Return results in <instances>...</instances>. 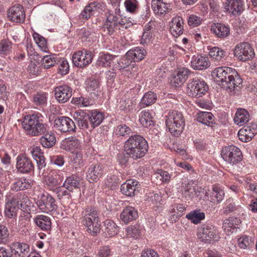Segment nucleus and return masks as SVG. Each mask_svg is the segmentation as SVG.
Instances as JSON below:
<instances>
[{
  "instance_id": "nucleus-1",
  "label": "nucleus",
  "mask_w": 257,
  "mask_h": 257,
  "mask_svg": "<svg viewBox=\"0 0 257 257\" xmlns=\"http://www.w3.org/2000/svg\"><path fill=\"white\" fill-rule=\"evenodd\" d=\"M43 118V115L40 113L26 115L22 122V127L28 134L32 136L44 134L40 138L41 144L46 148H51L55 144V136L52 133H45L47 126L44 123Z\"/></svg>"
},
{
  "instance_id": "nucleus-2",
  "label": "nucleus",
  "mask_w": 257,
  "mask_h": 257,
  "mask_svg": "<svg viewBox=\"0 0 257 257\" xmlns=\"http://www.w3.org/2000/svg\"><path fill=\"white\" fill-rule=\"evenodd\" d=\"M213 75L216 76V81L219 85L230 91L239 87L242 80L237 72L228 67H220L214 69Z\"/></svg>"
},
{
  "instance_id": "nucleus-3",
  "label": "nucleus",
  "mask_w": 257,
  "mask_h": 257,
  "mask_svg": "<svg viewBox=\"0 0 257 257\" xmlns=\"http://www.w3.org/2000/svg\"><path fill=\"white\" fill-rule=\"evenodd\" d=\"M148 144L141 135L130 137L124 144V151L128 158L138 160L144 157L148 151Z\"/></svg>"
},
{
  "instance_id": "nucleus-4",
  "label": "nucleus",
  "mask_w": 257,
  "mask_h": 257,
  "mask_svg": "<svg viewBox=\"0 0 257 257\" xmlns=\"http://www.w3.org/2000/svg\"><path fill=\"white\" fill-rule=\"evenodd\" d=\"M166 118V125L170 133L175 137L179 136L185 126L183 114L180 112L174 110L170 112Z\"/></svg>"
},
{
  "instance_id": "nucleus-5",
  "label": "nucleus",
  "mask_w": 257,
  "mask_h": 257,
  "mask_svg": "<svg viewBox=\"0 0 257 257\" xmlns=\"http://www.w3.org/2000/svg\"><path fill=\"white\" fill-rule=\"evenodd\" d=\"M208 90V85L200 77H195L188 81L187 92L189 96L199 98L204 95Z\"/></svg>"
},
{
  "instance_id": "nucleus-6",
  "label": "nucleus",
  "mask_w": 257,
  "mask_h": 257,
  "mask_svg": "<svg viewBox=\"0 0 257 257\" xmlns=\"http://www.w3.org/2000/svg\"><path fill=\"white\" fill-rule=\"evenodd\" d=\"M214 228V226L208 223L202 225L198 228L197 233L199 240L205 243L218 241L219 236Z\"/></svg>"
},
{
  "instance_id": "nucleus-7",
  "label": "nucleus",
  "mask_w": 257,
  "mask_h": 257,
  "mask_svg": "<svg viewBox=\"0 0 257 257\" xmlns=\"http://www.w3.org/2000/svg\"><path fill=\"white\" fill-rule=\"evenodd\" d=\"M221 156L225 162L232 165L237 164L242 159L240 149L234 146L224 147L221 151Z\"/></svg>"
},
{
  "instance_id": "nucleus-8",
  "label": "nucleus",
  "mask_w": 257,
  "mask_h": 257,
  "mask_svg": "<svg viewBox=\"0 0 257 257\" xmlns=\"http://www.w3.org/2000/svg\"><path fill=\"white\" fill-rule=\"evenodd\" d=\"M72 62L78 67L84 68L92 62L93 54L87 49L75 52L72 56Z\"/></svg>"
},
{
  "instance_id": "nucleus-9",
  "label": "nucleus",
  "mask_w": 257,
  "mask_h": 257,
  "mask_svg": "<svg viewBox=\"0 0 257 257\" xmlns=\"http://www.w3.org/2000/svg\"><path fill=\"white\" fill-rule=\"evenodd\" d=\"M36 204L40 210L46 213L56 211L58 208L56 200L49 194H43Z\"/></svg>"
},
{
  "instance_id": "nucleus-10",
  "label": "nucleus",
  "mask_w": 257,
  "mask_h": 257,
  "mask_svg": "<svg viewBox=\"0 0 257 257\" xmlns=\"http://www.w3.org/2000/svg\"><path fill=\"white\" fill-rule=\"evenodd\" d=\"M234 54L240 61H246L252 58L254 55V53L250 45L244 42L238 44L235 47Z\"/></svg>"
},
{
  "instance_id": "nucleus-11",
  "label": "nucleus",
  "mask_w": 257,
  "mask_h": 257,
  "mask_svg": "<svg viewBox=\"0 0 257 257\" xmlns=\"http://www.w3.org/2000/svg\"><path fill=\"white\" fill-rule=\"evenodd\" d=\"M54 127L62 133L75 132L74 121L66 116H59L54 120Z\"/></svg>"
},
{
  "instance_id": "nucleus-12",
  "label": "nucleus",
  "mask_w": 257,
  "mask_h": 257,
  "mask_svg": "<svg viewBox=\"0 0 257 257\" xmlns=\"http://www.w3.org/2000/svg\"><path fill=\"white\" fill-rule=\"evenodd\" d=\"M223 10L225 12L237 16L243 12V3L242 0H226L223 3Z\"/></svg>"
},
{
  "instance_id": "nucleus-13",
  "label": "nucleus",
  "mask_w": 257,
  "mask_h": 257,
  "mask_svg": "<svg viewBox=\"0 0 257 257\" xmlns=\"http://www.w3.org/2000/svg\"><path fill=\"white\" fill-rule=\"evenodd\" d=\"M16 168L21 173H29L34 170L32 160L25 155H19L17 158Z\"/></svg>"
},
{
  "instance_id": "nucleus-14",
  "label": "nucleus",
  "mask_w": 257,
  "mask_h": 257,
  "mask_svg": "<svg viewBox=\"0 0 257 257\" xmlns=\"http://www.w3.org/2000/svg\"><path fill=\"white\" fill-rule=\"evenodd\" d=\"M119 27V18L116 14H109L102 26V29L105 34L112 35L117 28Z\"/></svg>"
},
{
  "instance_id": "nucleus-15",
  "label": "nucleus",
  "mask_w": 257,
  "mask_h": 257,
  "mask_svg": "<svg viewBox=\"0 0 257 257\" xmlns=\"http://www.w3.org/2000/svg\"><path fill=\"white\" fill-rule=\"evenodd\" d=\"M54 92L56 99L59 103H61L67 102L72 95V89L66 85L55 87Z\"/></svg>"
},
{
  "instance_id": "nucleus-16",
  "label": "nucleus",
  "mask_w": 257,
  "mask_h": 257,
  "mask_svg": "<svg viewBox=\"0 0 257 257\" xmlns=\"http://www.w3.org/2000/svg\"><path fill=\"white\" fill-rule=\"evenodd\" d=\"M63 178L56 171H52L45 177L44 183L49 190L53 192L61 185Z\"/></svg>"
},
{
  "instance_id": "nucleus-17",
  "label": "nucleus",
  "mask_w": 257,
  "mask_h": 257,
  "mask_svg": "<svg viewBox=\"0 0 257 257\" xmlns=\"http://www.w3.org/2000/svg\"><path fill=\"white\" fill-rule=\"evenodd\" d=\"M8 18L15 23H23L25 20L24 8L20 5H15L8 11Z\"/></svg>"
},
{
  "instance_id": "nucleus-18",
  "label": "nucleus",
  "mask_w": 257,
  "mask_h": 257,
  "mask_svg": "<svg viewBox=\"0 0 257 257\" xmlns=\"http://www.w3.org/2000/svg\"><path fill=\"white\" fill-rule=\"evenodd\" d=\"M103 173V166L101 164L99 163L93 164L87 169V180L90 183L96 182L102 176Z\"/></svg>"
},
{
  "instance_id": "nucleus-19",
  "label": "nucleus",
  "mask_w": 257,
  "mask_h": 257,
  "mask_svg": "<svg viewBox=\"0 0 257 257\" xmlns=\"http://www.w3.org/2000/svg\"><path fill=\"white\" fill-rule=\"evenodd\" d=\"M73 118L80 129L92 131V126L90 125L89 114L83 111H76L74 113Z\"/></svg>"
},
{
  "instance_id": "nucleus-20",
  "label": "nucleus",
  "mask_w": 257,
  "mask_h": 257,
  "mask_svg": "<svg viewBox=\"0 0 257 257\" xmlns=\"http://www.w3.org/2000/svg\"><path fill=\"white\" fill-rule=\"evenodd\" d=\"M139 182L135 180H127L125 183L121 184L120 186V191L122 194L132 197L135 196L138 192Z\"/></svg>"
},
{
  "instance_id": "nucleus-21",
  "label": "nucleus",
  "mask_w": 257,
  "mask_h": 257,
  "mask_svg": "<svg viewBox=\"0 0 257 257\" xmlns=\"http://www.w3.org/2000/svg\"><path fill=\"white\" fill-rule=\"evenodd\" d=\"M184 30V21L182 17L176 16L173 18L170 23V31L171 34L176 37L181 35Z\"/></svg>"
},
{
  "instance_id": "nucleus-22",
  "label": "nucleus",
  "mask_w": 257,
  "mask_h": 257,
  "mask_svg": "<svg viewBox=\"0 0 257 257\" xmlns=\"http://www.w3.org/2000/svg\"><path fill=\"white\" fill-rule=\"evenodd\" d=\"M190 71L186 68H179L178 72L171 80L172 86L178 87L181 86L187 79Z\"/></svg>"
},
{
  "instance_id": "nucleus-23",
  "label": "nucleus",
  "mask_w": 257,
  "mask_h": 257,
  "mask_svg": "<svg viewBox=\"0 0 257 257\" xmlns=\"http://www.w3.org/2000/svg\"><path fill=\"white\" fill-rule=\"evenodd\" d=\"M210 64L207 56H194L191 61V67L194 70H205L209 67Z\"/></svg>"
},
{
  "instance_id": "nucleus-24",
  "label": "nucleus",
  "mask_w": 257,
  "mask_h": 257,
  "mask_svg": "<svg viewBox=\"0 0 257 257\" xmlns=\"http://www.w3.org/2000/svg\"><path fill=\"white\" fill-rule=\"evenodd\" d=\"M33 185V182L24 177L17 178L11 185V189L15 191L30 189Z\"/></svg>"
},
{
  "instance_id": "nucleus-25",
  "label": "nucleus",
  "mask_w": 257,
  "mask_h": 257,
  "mask_svg": "<svg viewBox=\"0 0 257 257\" xmlns=\"http://www.w3.org/2000/svg\"><path fill=\"white\" fill-rule=\"evenodd\" d=\"M138 217L137 210L131 206L125 207L120 215V219L125 223L135 220Z\"/></svg>"
},
{
  "instance_id": "nucleus-26",
  "label": "nucleus",
  "mask_w": 257,
  "mask_h": 257,
  "mask_svg": "<svg viewBox=\"0 0 257 257\" xmlns=\"http://www.w3.org/2000/svg\"><path fill=\"white\" fill-rule=\"evenodd\" d=\"M71 191L68 190L65 186H63V184L59 186L53 192L56 195L58 199L62 202L69 203L71 202Z\"/></svg>"
},
{
  "instance_id": "nucleus-27",
  "label": "nucleus",
  "mask_w": 257,
  "mask_h": 257,
  "mask_svg": "<svg viewBox=\"0 0 257 257\" xmlns=\"http://www.w3.org/2000/svg\"><path fill=\"white\" fill-rule=\"evenodd\" d=\"M152 8L156 14L161 15L169 12L170 4L164 3L161 0H153Z\"/></svg>"
},
{
  "instance_id": "nucleus-28",
  "label": "nucleus",
  "mask_w": 257,
  "mask_h": 257,
  "mask_svg": "<svg viewBox=\"0 0 257 257\" xmlns=\"http://www.w3.org/2000/svg\"><path fill=\"white\" fill-rule=\"evenodd\" d=\"M215 117L210 112H200L197 114V121L207 126L213 127L215 124Z\"/></svg>"
},
{
  "instance_id": "nucleus-29",
  "label": "nucleus",
  "mask_w": 257,
  "mask_h": 257,
  "mask_svg": "<svg viewBox=\"0 0 257 257\" xmlns=\"http://www.w3.org/2000/svg\"><path fill=\"white\" fill-rule=\"evenodd\" d=\"M116 58L117 56L115 55H112L108 53H103L99 56L97 61V65L102 67H112L114 61H115Z\"/></svg>"
},
{
  "instance_id": "nucleus-30",
  "label": "nucleus",
  "mask_w": 257,
  "mask_h": 257,
  "mask_svg": "<svg viewBox=\"0 0 257 257\" xmlns=\"http://www.w3.org/2000/svg\"><path fill=\"white\" fill-rule=\"evenodd\" d=\"M249 116V113L247 110L244 108H239L236 111L234 121L236 124L242 126L248 121Z\"/></svg>"
},
{
  "instance_id": "nucleus-31",
  "label": "nucleus",
  "mask_w": 257,
  "mask_h": 257,
  "mask_svg": "<svg viewBox=\"0 0 257 257\" xmlns=\"http://www.w3.org/2000/svg\"><path fill=\"white\" fill-rule=\"evenodd\" d=\"M211 30L219 38H226L230 33L228 27L219 23L214 24V26H212Z\"/></svg>"
},
{
  "instance_id": "nucleus-32",
  "label": "nucleus",
  "mask_w": 257,
  "mask_h": 257,
  "mask_svg": "<svg viewBox=\"0 0 257 257\" xmlns=\"http://www.w3.org/2000/svg\"><path fill=\"white\" fill-rule=\"evenodd\" d=\"M63 186L69 191L73 192L74 189H79L81 186L80 179L76 176L72 175L66 178Z\"/></svg>"
},
{
  "instance_id": "nucleus-33",
  "label": "nucleus",
  "mask_w": 257,
  "mask_h": 257,
  "mask_svg": "<svg viewBox=\"0 0 257 257\" xmlns=\"http://www.w3.org/2000/svg\"><path fill=\"white\" fill-rule=\"evenodd\" d=\"M14 246L13 254L15 257H25L29 252V245L27 243L17 242Z\"/></svg>"
},
{
  "instance_id": "nucleus-34",
  "label": "nucleus",
  "mask_w": 257,
  "mask_h": 257,
  "mask_svg": "<svg viewBox=\"0 0 257 257\" xmlns=\"http://www.w3.org/2000/svg\"><path fill=\"white\" fill-rule=\"evenodd\" d=\"M132 63V61L129 56H127V53L125 55L119 59L117 58L114 61V64L112 66L113 70L118 69L119 70H123L125 68L129 66Z\"/></svg>"
},
{
  "instance_id": "nucleus-35",
  "label": "nucleus",
  "mask_w": 257,
  "mask_h": 257,
  "mask_svg": "<svg viewBox=\"0 0 257 257\" xmlns=\"http://www.w3.org/2000/svg\"><path fill=\"white\" fill-rule=\"evenodd\" d=\"M36 225L41 229L48 230L51 228V221L50 217L43 215L37 216L34 219Z\"/></svg>"
},
{
  "instance_id": "nucleus-36",
  "label": "nucleus",
  "mask_w": 257,
  "mask_h": 257,
  "mask_svg": "<svg viewBox=\"0 0 257 257\" xmlns=\"http://www.w3.org/2000/svg\"><path fill=\"white\" fill-rule=\"evenodd\" d=\"M83 223L91 221H95L98 218L97 210L91 207H86L82 212Z\"/></svg>"
},
{
  "instance_id": "nucleus-37",
  "label": "nucleus",
  "mask_w": 257,
  "mask_h": 257,
  "mask_svg": "<svg viewBox=\"0 0 257 257\" xmlns=\"http://www.w3.org/2000/svg\"><path fill=\"white\" fill-rule=\"evenodd\" d=\"M146 54V51L144 49L137 47L127 52V56L130 57L132 62H138L143 60Z\"/></svg>"
},
{
  "instance_id": "nucleus-38",
  "label": "nucleus",
  "mask_w": 257,
  "mask_h": 257,
  "mask_svg": "<svg viewBox=\"0 0 257 257\" xmlns=\"http://www.w3.org/2000/svg\"><path fill=\"white\" fill-rule=\"evenodd\" d=\"M90 125L92 126V130L98 126L104 119V115L96 110H92L89 114Z\"/></svg>"
},
{
  "instance_id": "nucleus-39",
  "label": "nucleus",
  "mask_w": 257,
  "mask_h": 257,
  "mask_svg": "<svg viewBox=\"0 0 257 257\" xmlns=\"http://www.w3.org/2000/svg\"><path fill=\"white\" fill-rule=\"evenodd\" d=\"M224 196V191L218 186H213L212 191L211 193V201L213 203H219L223 199Z\"/></svg>"
},
{
  "instance_id": "nucleus-40",
  "label": "nucleus",
  "mask_w": 257,
  "mask_h": 257,
  "mask_svg": "<svg viewBox=\"0 0 257 257\" xmlns=\"http://www.w3.org/2000/svg\"><path fill=\"white\" fill-rule=\"evenodd\" d=\"M186 217L194 224H198L205 218V214L199 210H195L187 214Z\"/></svg>"
},
{
  "instance_id": "nucleus-41",
  "label": "nucleus",
  "mask_w": 257,
  "mask_h": 257,
  "mask_svg": "<svg viewBox=\"0 0 257 257\" xmlns=\"http://www.w3.org/2000/svg\"><path fill=\"white\" fill-rule=\"evenodd\" d=\"M87 228V230L92 235H96L100 230V224L99 223L98 218L95 221H91L83 223Z\"/></svg>"
},
{
  "instance_id": "nucleus-42",
  "label": "nucleus",
  "mask_w": 257,
  "mask_h": 257,
  "mask_svg": "<svg viewBox=\"0 0 257 257\" xmlns=\"http://www.w3.org/2000/svg\"><path fill=\"white\" fill-rule=\"evenodd\" d=\"M71 103L78 107H87L93 103V101L89 97L80 96L73 97L71 99Z\"/></svg>"
},
{
  "instance_id": "nucleus-43",
  "label": "nucleus",
  "mask_w": 257,
  "mask_h": 257,
  "mask_svg": "<svg viewBox=\"0 0 257 257\" xmlns=\"http://www.w3.org/2000/svg\"><path fill=\"white\" fill-rule=\"evenodd\" d=\"M105 227V233L109 236H113L117 234L118 232L116 224L111 220H106L104 221Z\"/></svg>"
},
{
  "instance_id": "nucleus-44",
  "label": "nucleus",
  "mask_w": 257,
  "mask_h": 257,
  "mask_svg": "<svg viewBox=\"0 0 257 257\" xmlns=\"http://www.w3.org/2000/svg\"><path fill=\"white\" fill-rule=\"evenodd\" d=\"M209 53L211 57L219 61L225 59L227 54L226 51L217 47L211 48Z\"/></svg>"
},
{
  "instance_id": "nucleus-45",
  "label": "nucleus",
  "mask_w": 257,
  "mask_h": 257,
  "mask_svg": "<svg viewBox=\"0 0 257 257\" xmlns=\"http://www.w3.org/2000/svg\"><path fill=\"white\" fill-rule=\"evenodd\" d=\"M139 121L145 127H148L153 125L152 117L149 111H142L139 115Z\"/></svg>"
},
{
  "instance_id": "nucleus-46",
  "label": "nucleus",
  "mask_w": 257,
  "mask_h": 257,
  "mask_svg": "<svg viewBox=\"0 0 257 257\" xmlns=\"http://www.w3.org/2000/svg\"><path fill=\"white\" fill-rule=\"evenodd\" d=\"M238 244L241 248H250L254 244V239L243 235L238 239Z\"/></svg>"
},
{
  "instance_id": "nucleus-47",
  "label": "nucleus",
  "mask_w": 257,
  "mask_h": 257,
  "mask_svg": "<svg viewBox=\"0 0 257 257\" xmlns=\"http://www.w3.org/2000/svg\"><path fill=\"white\" fill-rule=\"evenodd\" d=\"M33 102L36 106H43L47 104V96L46 93L38 92L33 95Z\"/></svg>"
},
{
  "instance_id": "nucleus-48",
  "label": "nucleus",
  "mask_w": 257,
  "mask_h": 257,
  "mask_svg": "<svg viewBox=\"0 0 257 257\" xmlns=\"http://www.w3.org/2000/svg\"><path fill=\"white\" fill-rule=\"evenodd\" d=\"M12 50V43L11 42L3 40L0 43V56L5 57L10 54Z\"/></svg>"
},
{
  "instance_id": "nucleus-49",
  "label": "nucleus",
  "mask_w": 257,
  "mask_h": 257,
  "mask_svg": "<svg viewBox=\"0 0 257 257\" xmlns=\"http://www.w3.org/2000/svg\"><path fill=\"white\" fill-rule=\"evenodd\" d=\"M157 95L153 92L149 91L146 93L141 99V103L144 106H149L155 102L157 100Z\"/></svg>"
},
{
  "instance_id": "nucleus-50",
  "label": "nucleus",
  "mask_w": 257,
  "mask_h": 257,
  "mask_svg": "<svg viewBox=\"0 0 257 257\" xmlns=\"http://www.w3.org/2000/svg\"><path fill=\"white\" fill-rule=\"evenodd\" d=\"M10 235L8 227L3 224H0V244L8 243L10 240Z\"/></svg>"
},
{
  "instance_id": "nucleus-51",
  "label": "nucleus",
  "mask_w": 257,
  "mask_h": 257,
  "mask_svg": "<svg viewBox=\"0 0 257 257\" xmlns=\"http://www.w3.org/2000/svg\"><path fill=\"white\" fill-rule=\"evenodd\" d=\"M33 36L36 43L42 51L47 52L48 51L47 42L45 38L36 32L33 33Z\"/></svg>"
},
{
  "instance_id": "nucleus-52",
  "label": "nucleus",
  "mask_w": 257,
  "mask_h": 257,
  "mask_svg": "<svg viewBox=\"0 0 257 257\" xmlns=\"http://www.w3.org/2000/svg\"><path fill=\"white\" fill-rule=\"evenodd\" d=\"M56 59L54 55H46L42 59V66L45 69H49L54 66Z\"/></svg>"
},
{
  "instance_id": "nucleus-53",
  "label": "nucleus",
  "mask_w": 257,
  "mask_h": 257,
  "mask_svg": "<svg viewBox=\"0 0 257 257\" xmlns=\"http://www.w3.org/2000/svg\"><path fill=\"white\" fill-rule=\"evenodd\" d=\"M71 162L73 164V166L77 168V166L82 165L83 164V160L82 158V155L79 151H76L75 153H72L70 156Z\"/></svg>"
},
{
  "instance_id": "nucleus-54",
  "label": "nucleus",
  "mask_w": 257,
  "mask_h": 257,
  "mask_svg": "<svg viewBox=\"0 0 257 257\" xmlns=\"http://www.w3.org/2000/svg\"><path fill=\"white\" fill-rule=\"evenodd\" d=\"M241 221L237 217H229L228 219H225L222 224V227L226 229L227 228H235L237 227Z\"/></svg>"
},
{
  "instance_id": "nucleus-55",
  "label": "nucleus",
  "mask_w": 257,
  "mask_h": 257,
  "mask_svg": "<svg viewBox=\"0 0 257 257\" xmlns=\"http://www.w3.org/2000/svg\"><path fill=\"white\" fill-rule=\"evenodd\" d=\"M115 133L119 136H125L132 133L131 128L125 124H121L117 126L115 129Z\"/></svg>"
},
{
  "instance_id": "nucleus-56",
  "label": "nucleus",
  "mask_w": 257,
  "mask_h": 257,
  "mask_svg": "<svg viewBox=\"0 0 257 257\" xmlns=\"http://www.w3.org/2000/svg\"><path fill=\"white\" fill-rule=\"evenodd\" d=\"M126 235L129 237L137 238L140 234L139 226L138 224H136L128 226L126 229Z\"/></svg>"
},
{
  "instance_id": "nucleus-57",
  "label": "nucleus",
  "mask_w": 257,
  "mask_h": 257,
  "mask_svg": "<svg viewBox=\"0 0 257 257\" xmlns=\"http://www.w3.org/2000/svg\"><path fill=\"white\" fill-rule=\"evenodd\" d=\"M18 209L14 206L6 202L5 210V215L9 218H13L17 216Z\"/></svg>"
},
{
  "instance_id": "nucleus-58",
  "label": "nucleus",
  "mask_w": 257,
  "mask_h": 257,
  "mask_svg": "<svg viewBox=\"0 0 257 257\" xmlns=\"http://www.w3.org/2000/svg\"><path fill=\"white\" fill-rule=\"evenodd\" d=\"M22 197V193H17L12 198H8L7 202L19 209L20 205H22V203H20L21 198H23Z\"/></svg>"
},
{
  "instance_id": "nucleus-59",
  "label": "nucleus",
  "mask_w": 257,
  "mask_h": 257,
  "mask_svg": "<svg viewBox=\"0 0 257 257\" xmlns=\"http://www.w3.org/2000/svg\"><path fill=\"white\" fill-rule=\"evenodd\" d=\"M134 20H133L132 19L124 17V18H121L120 20H119V27L118 28V29L123 30L128 29L132 27L134 25Z\"/></svg>"
},
{
  "instance_id": "nucleus-60",
  "label": "nucleus",
  "mask_w": 257,
  "mask_h": 257,
  "mask_svg": "<svg viewBox=\"0 0 257 257\" xmlns=\"http://www.w3.org/2000/svg\"><path fill=\"white\" fill-rule=\"evenodd\" d=\"M86 89L88 91H98L99 83L97 80L95 79H89L86 83Z\"/></svg>"
},
{
  "instance_id": "nucleus-61",
  "label": "nucleus",
  "mask_w": 257,
  "mask_h": 257,
  "mask_svg": "<svg viewBox=\"0 0 257 257\" xmlns=\"http://www.w3.org/2000/svg\"><path fill=\"white\" fill-rule=\"evenodd\" d=\"M40 68L34 62L31 61L28 66V71L31 75H38L40 73Z\"/></svg>"
},
{
  "instance_id": "nucleus-62",
  "label": "nucleus",
  "mask_w": 257,
  "mask_h": 257,
  "mask_svg": "<svg viewBox=\"0 0 257 257\" xmlns=\"http://www.w3.org/2000/svg\"><path fill=\"white\" fill-rule=\"evenodd\" d=\"M202 19L196 15H191L188 20V23L190 26L194 27L201 24Z\"/></svg>"
},
{
  "instance_id": "nucleus-63",
  "label": "nucleus",
  "mask_w": 257,
  "mask_h": 257,
  "mask_svg": "<svg viewBox=\"0 0 257 257\" xmlns=\"http://www.w3.org/2000/svg\"><path fill=\"white\" fill-rule=\"evenodd\" d=\"M59 72L61 73L62 75H66L68 73L69 69V66L68 62L66 60H62L58 68Z\"/></svg>"
},
{
  "instance_id": "nucleus-64",
  "label": "nucleus",
  "mask_w": 257,
  "mask_h": 257,
  "mask_svg": "<svg viewBox=\"0 0 257 257\" xmlns=\"http://www.w3.org/2000/svg\"><path fill=\"white\" fill-rule=\"evenodd\" d=\"M93 35V32L92 30L89 29H82L79 33V35L82 39H84L86 40H88V41H90V39L92 40V35Z\"/></svg>"
}]
</instances>
